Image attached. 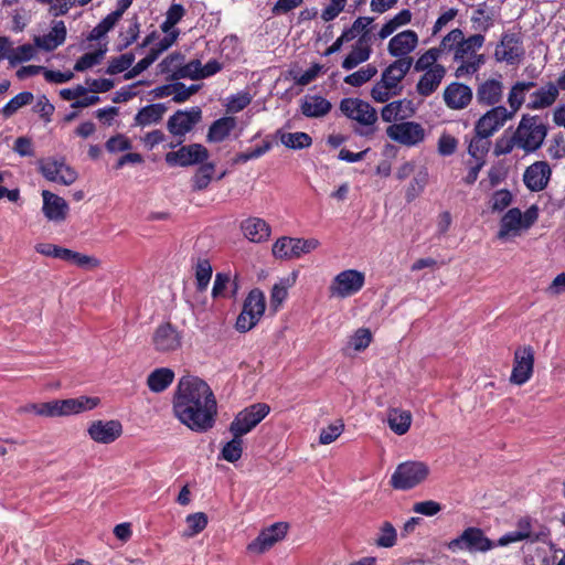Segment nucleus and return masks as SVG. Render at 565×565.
<instances>
[{"mask_svg": "<svg viewBox=\"0 0 565 565\" xmlns=\"http://www.w3.org/2000/svg\"><path fill=\"white\" fill-rule=\"evenodd\" d=\"M174 416L195 433H205L215 424L217 403L206 382L198 376H182L173 398Z\"/></svg>", "mask_w": 565, "mask_h": 565, "instance_id": "obj_1", "label": "nucleus"}, {"mask_svg": "<svg viewBox=\"0 0 565 565\" xmlns=\"http://www.w3.org/2000/svg\"><path fill=\"white\" fill-rule=\"evenodd\" d=\"M548 132V127L537 115H522L514 134L518 148L525 153L539 150Z\"/></svg>", "mask_w": 565, "mask_h": 565, "instance_id": "obj_2", "label": "nucleus"}, {"mask_svg": "<svg viewBox=\"0 0 565 565\" xmlns=\"http://www.w3.org/2000/svg\"><path fill=\"white\" fill-rule=\"evenodd\" d=\"M340 110L349 119L367 128L366 130H355L359 135L367 136L374 132L373 126L377 121V113L370 103L360 98H343L340 102Z\"/></svg>", "mask_w": 565, "mask_h": 565, "instance_id": "obj_3", "label": "nucleus"}, {"mask_svg": "<svg viewBox=\"0 0 565 565\" xmlns=\"http://www.w3.org/2000/svg\"><path fill=\"white\" fill-rule=\"evenodd\" d=\"M429 475V468L422 461L399 463L391 477V486L397 490H409L422 483Z\"/></svg>", "mask_w": 565, "mask_h": 565, "instance_id": "obj_4", "label": "nucleus"}, {"mask_svg": "<svg viewBox=\"0 0 565 565\" xmlns=\"http://www.w3.org/2000/svg\"><path fill=\"white\" fill-rule=\"evenodd\" d=\"M494 546L495 543L487 537L481 529L475 526L467 527L458 537L451 540L447 544L448 550L454 553L459 551H467L469 553H484Z\"/></svg>", "mask_w": 565, "mask_h": 565, "instance_id": "obj_5", "label": "nucleus"}, {"mask_svg": "<svg viewBox=\"0 0 565 565\" xmlns=\"http://www.w3.org/2000/svg\"><path fill=\"white\" fill-rule=\"evenodd\" d=\"M265 296L259 289H253L246 297L243 310L237 317L236 329L247 332L253 329L265 312Z\"/></svg>", "mask_w": 565, "mask_h": 565, "instance_id": "obj_6", "label": "nucleus"}, {"mask_svg": "<svg viewBox=\"0 0 565 565\" xmlns=\"http://www.w3.org/2000/svg\"><path fill=\"white\" fill-rule=\"evenodd\" d=\"M319 246L320 242L317 238L281 237L273 245V254L277 258L292 259L309 254Z\"/></svg>", "mask_w": 565, "mask_h": 565, "instance_id": "obj_7", "label": "nucleus"}, {"mask_svg": "<svg viewBox=\"0 0 565 565\" xmlns=\"http://www.w3.org/2000/svg\"><path fill=\"white\" fill-rule=\"evenodd\" d=\"M365 281V276L356 269H345L339 273L329 286V292L332 297L348 298L359 292Z\"/></svg>", "mask_w": 565, "mask_h": 565, "instance_id": "obj_8", "label": "nucleus"}, {"mask_svg": "<svg viewBox=\"0 0 565 565\" xmlns=\"http://www.w3.org/2000/svg\"><path fill=\"white\" fill-rule=\"evenodd\" d=\"M270 407L265 403L253 404L241 411L230 425V431L246 435L254 429L269 413Z\"/></svg>", "mask_w": 565, "mask_h": 565, "instance_id": "obj_9", "label": "nucleus"}, {"mask_svg": "<svg viewBox=\"0 0 565 565\" xmlns=\"http://www.w3.org/2000/svg\"><path fill=\"white\" fill-rule=\"evenodd\" d=\"M524 55L525 49L520 34L512 32L503 33L494 51L495 61L514 65L519 64Z\"/></svg>", "mask_w": 565, "mask_h": 565, "instance_id": "obj_10", "label": "nucleus"}, {"mask_svg": "<svg viewBox=\"0 0 565 565\" xmlns=\"http://www.w3.org/2000/svg\"><path fill=\"white\" fill-rule=\"evenodd\" d=\"M151 343L156 352H175L182 347V333L172 323L163 322L154 329Z\"/></svg>", "mask_w": 565, "mask_h": 565, "instance_id": "obj_11", "label": "nucleus"}, {"mask_svg": "<svg viewBox=\"0 0 565 565\" xmlns=\"http://www.w3.org/2000/svg\"><path fill=\"white\" fill-rule=\"evenodd\" d=\"M386 135L393 141L407 147H413L424 141L425 129L418 122L403 121L390 125L386 128Z\"/></svg>", "mask_w": 565, "mask_h": 565, "instance_id": "obj_12", "label": "nucleus"}, {"mask_svg": "<svg viewBox=\"0 0 565 565\" xmlns=\"http://www.w3.org/2000/svg\"><path fill=\"white\" fill-rule=\"evenodd\" d=\"M201 118V109L192 107L190 110H178L168 119L167 128L169 132L179 138L177 145L183 142L184 136L200 122Z\"/></svg>", "mask_w": 565, "mask_h": 565, "instance_id": "obj_13", "label": "nucleus"}, {"mask_svg": "<svg viewBox=\"0 0 565 565\" xmlns=\"http://www.w3.org/2000/svg\"><path fill=\"white\" fill-rule=\"evenodd\" d=\"M209 158V150L201 143L182 146L177 151H170L164 159L169 166L189 167L203 163Z\"/></svg>", "mask_w": 565, "mask_h": 565, "instance_id": "obj_14", "label": "nucleus"}, {"mask_svg": "<svg viewBox=\"0 0 565 565\" xmlns=\"http://www.w3.org/2000/svg\"><path fill=\"white\" fill-rule=\"evenodd\" d=\"M534 351L532 347L525 345L514 352V364L510 376V382L516 385L526 383L533 373Z\"/></svg>", "mask_w": 565, "mask_h": 565, "instance_id": "obj_15", "label": "nucleus"}, {"mask_svg": "<svg viewBox=\"0 0 565 565\" xmlns=\"http://www.w3.org/2000/svg\"><path fill=\"white\" fill-rule=\"evenodd\" d=\"M513 118V111L504 106H495L483 114L475 125V132L484 134L489 137L494 135L503 125Z\"/></svg>", "mask_w": 565, "mask_h": 565, "instance_id": "obj_16", "label": "nucleus"}, {"mask_svg": "<svg viewBox=\"0 0 565 565\" xmlns=\"http://www.w3.org/2000/svg\"><path fill=\"white\" fill-rule=\"evenodd\" d=\"M287 530V523L277 522L262 531L258 536L248 544L247 550L250 553L263 554L277 542L281 541L286 536Z\"/></svg>", "mask_w": 565, "mask_h": 565, "instance_id": "obj_17", "label": "nucleus"}, {"mask_svg": "<svg viewBox=\"0 0 565 565\" xmlns=\"http://www.w3.org/2000/svg\"><path fill=\"white\" fill-rule=\"evenodd\" d=\"M559 92L554 81H547L529 94L526 108L529 110H543L552 107L558 99Z\"/></svg>", "mask_w": 565, "mask_h": 565, "instance_id": "obj_18", "label": "nucleus"}, {"mask_svg": "<svg viewBox=\"0 0 565 565\" xmlns=\"http://www.w3.org/2000/svg\"><path fill=\"white\" fill-rule=\"evenodd\" d=\"M42 212L49 222L61 224L67 218L70 206L65 199L49 190L42 191Z\"/></svg>", "mask_w": 565, "mask_h": 565, "instance_id": "obj_19", "label": "nucleus"}, {"mask_svg": "<svg viewBox=\"0 0 565 565\" xmlns=\"http://www.w3.org/2000/svg\"><path fill=\"white\" fill-rule=\"evenodd\" d=\"M473 97L472 89L462 83L451 82L443 93L445 105L452 110H461L469 106Z\"/></svg>", "mask_w": 565, "mask_h": 565, "instance_id": "obj_20", "label": "nucleus"}, {"mask_svg": "<svg viewBox=\"0 0 565 565\" xmlns=\"http://www.w3.org/2000/svg\"><path fill=\"white\" fill-rule=\"evenodd\" d=\"M87 433L95 443L111 444L121 436L122 425L116 419L95 420L89 425Z\"/></svg>", "mask_w": 565, "mask_h": 565, "instance_id": "obj_21", "label": "nucleus"}, {"mask_svg": "<svg viewBox=\"0 0 565 565\" xmlns=\"http://www.w3.org/2000/svg\"><path fill=\"white\" fill-rule=\"evenodd\" d=\"M552 170L546 161H536L525 169L524 184L533 192L544 190L551 179Z\"/></svg>", "mask_w": 565, "mask_h": 565, "instance_id": "obj_22", "label": "nucleus"}, {"mask_svg": "<svg viewBox=\"0 0 565 565\" xmlns=\"http://www.w3.org/2000/svg\"><path fill=\"white\" fill-rule=\"evenodd\" d=\"M418 45V35L413 30H405L394 35L387 45L388 53L397 58H412L409 54Z\"/></svg>", "mask_w": 565, "mask_h": 565, "instance_id": "obj_23", "label": "nucleus"}, {"mask_svg": "<svg viewBox=\"0 0 565 565\" xmlns=\"http://www.w3.org/2000/svg\"><path fill=\"white\" fill-rule=\"evenodd\" d=\"M413 63V58L395 60L382 72L381 81L401 94L403 89L401 82L411 71Z\"/></svg>", "mask_w": 565, "mask_h": 565, "instance_id": "obj_24", "label": "nucleus"}, {"mask_svg": "<svg viewBox=\"0 0 565 565\" xmlns=\"http://www.w3.org/2000/svg\"><path fill=\"white\" fill-rule=\"evenodd\" d=\"M502 97L503 83L499 79H487L477 87L476 99L479 105L495 107Z\"/></svg>", "mask_w": 565, "mask_h": 565, "instance_id": "obj_25", "label": "nucleus"}, {"mask_svg": "<svg viewBox=\"0 0 565 565\" xmlns=\"http://www.w3.org/2000/svg\"><path fill=\"white\" fill-rule=\"evenodd\" d=\"M447 70L444 65H435L433 70L423 72L416 84V92L422 97H429L440 86L445 78Z\"/></svg>", "mask_w": 565, "mask_h": 565, "instance_id": "obj_26", "label": "nucleus"}, {"mask_svg": "<svg viewBox=\"0 0 565 565\" xmlns=\"http://www.w3.org/2000/svg\"><path fill=\"white\" fill-rule=\"evenodd\" d=\"M99 404L97 397L81 396L78 398L57 399L58 416H68L90 411Z\"/></svg>", "mask_w": 565, "mask_h": 565, "instance_id": "obj_27", "label": "nucleus"}, {"mask_svg": "<svg viewBox=\"0 0 565 565\" xmlns=\"http://www.w3.org/2000/svg\"><path fill=\"white\" fill-rule=\"evenodd\" d=\"M244 236L253 243L266 242L270 236V226L259 217H248L242 222Z\"/></svg>", "mask_w": 565, "mask_h": 565, "instance_id": "obj_28", "label": "nucleus"}, {"mask_svg": "<svg viewBox=\"0 0 565 565\" xmlns=\"http://www.w3.org/2000/svg\"><path fill=\"white\" fill-rule=\"evenodd\" d=\"M536 87L533 81H516L508 93L509 111H513V116L521 109L523 105L526 106V95Z\"/></svg>", "mask_w": 565, "mask_h": 565, "instance_id": "obj_29", "label": "nucleus"}, {"mask_svg": "<svg viewBox=\"0 0 565 565\" xmlns=\"http://www.w3.org/2000/svg\"><path fill=\"white\" fill-rule=\"evenodd\" d=\"M66 39V26L63 21H55L52 30L42 36L35 38V44L38 47L45 51H53L57 46L62 45Z\"/></svg>", "mask_w": 565, "mask_h": 565, "instance_id": "obj_30", "label": "nucleus"}, {"mask_svg": "<svg viewBox=\"0 0 565 565\" xmlns=\"http://www.w3.org/2000/svg\"><path fill=\"white\" fill-rule=\"evenodd\" d=\"M331 103L319 95L305 96L301 100V113L309 118L326 116L331 110Z\"/></svg>", "mask_w": 565, "mask_h": 565, "instance_id": "obj_31", "label": "nucleus"}, {"mask_svg": "<svg viewBox=\"0 0 565 565\" xmlns=\"http://www.w3.org/2000/svg\"><path fill=\"white\" fill-rule=\"evenodd\" d=\"M484 43V36L482 34H473L469 38L462 35V41L458 43V46L454 53L455 62H467Z\"/></svg>", "mask_w": 565, "mask_h": 565, "instance_id": "obj_32", "label": "nucleus"}, {"mask_svg": "<svg viewBox=\"0 0 565 565\" xmlns=\"http://www.w3.org/2000/svg\"><path fill=\"white\" fill-rule=\"evenodd\" d=\"M185 55L181 52H172L167 55L158 65V73L167 75V81L174 82L179 81V71L182 70Z\"/></svg>", "mask_w": 565, "mask_h": 565, "instance_id": "obj_33", "label": "nucleus"}, {"mask_svg": "<svg viewBox=\"0 0 565 565\" xmlns=\"http://www.w3.org/2000/svg\"><path fill=\"white\" fill-rule=\"evenodd\" d=\"M371 52V47L365 45V34H363L360 36L358 44L343 60L342 68L347 71L355 68L358 65L366 62L370 58Z\"/></svg>", "mask_w": 565, "mask_h": 565, "instance_id": "obj_34", "label": "nucleus"}, {"mask_svg": "<svg viewBox=\"0 0 565 565\" xmlns=\"http://www.w3.org/2000/svg\"><path fill=\"white\" fill-rule=\"evenodd\" d=\"M236 127V119L234 117H222L215 120L209 128L207 141L221 142L226 139L231 131Z\"/></svg>", "mask_w": 565, "mask_h": 565, "instance_id": "obj_35", "label": "nucleus"}, {"mask_svg": "<svg viewBox=\"0 0 565 565\" xmlns=\"http://www.w3.org/2000/svg\"><path fill=\"white\" fill-rule=\"evenodd\" d=\"M167 109V106L163 104H151L145 106L135 116V125L145 127L151 124H157L162 119Z\"/></svg>", "mask_w": 565, "mask_h": 565, "instance_id": "obj_36", "label": "nucleus"}, {"mask_svg": "<svg viewBox=\"0 0 565 565\" xmlns=\"http://www.w3.org/2000/svg\"><path fill=\"white\" fill-rule=\"evenodd\" d=\"M174 372L168 367H160L152 371L147 377V385L151 392H163L173 382Z\"/></svg>", "mask_w": 565, "mask_h": 565, "instance_id": "obj_37", "label": "nucleus"}, {"mask_svg": "<svg viewBox=\"0 0 565 565\" xmlns=\"http://www.w3.org/2000/svg\"><path fill=\"white\" fill-rule=\"evenodd\" d=\"M215 172V164L212 162L201 163L191 178V188L194 192L207 189Z\"/></svg>", "mask_w": 565, "mask_h": 565, "instance_id": "obj_38", "label": "nucleus"}, {"mask_svg": "<svg viewBox=\"0 0 565 565\" xmlns=\"http://www.w3.org/2000/svg\"><path fill=\"white\" fill-rule=\"evenodd\" d=\"M387 423L395 434L404 435L411 427L412 414L408 411L393 408L388 412Z\"/></svg>", "mask_w": 565, "mask_h": 565, "instance_id": "obj_39", "label": "nucleus"}, {"mask_svg": "<svg viewBox=\"0 0 565 565\" xmlns=\"http://www.w3.org/2000/svg\"><path fill=\"white\" fill-rule=\"evenodd\" d=\"M521 226H523L521 211L516 207L511 209L501 218L498 237L504 238L512 231H518Z\"/></svg>", "mask_w": 565, "mask_h": 565, "instance_id": "obj_40", "label": "nucleus"}, {"mask_svg": "<svg viewBox=\"0 0 565 565\" xmlns=\"http://www.w3.org/2000/svg\"><path fill=\"white\" fill-rule=\"evenodd\" d=\"M489 136L480 132H475V137L471 139L468 152L471 157H473L478 162L484 160L486 154L488 153L491 141L489 140Z\"/></svg>", "mask_w": 565, "mask_h": 565, "instance_id": "obj_41", "label": "nucleus"}, {"mask_svg": "<svg viewBox=\"0 0 565 565\" xmlns=\"http://www.w3.org/2000/svg\"><path fill=\"white\" fill-rule=\"evenodd\" d=\"M280 142L290 149H305L311 146L312 139L306 132H280Z\"/></svg>", "mask_w": 565, "mask_h": 565, "instance_id": "obj_42", "label": "nucleus"}, {"mask_svg": "<svg viewBox=\"0 0 565 565\" xmlns=\"http://www.w3.org/2000/svg\"><path fill=\"white\" fill-rule=\"evenodd\" d=\"M396 529L393 526L391 522H383L379 527V533L374 541L375 545L383 548H391L396 544Z\"/></svg>", "mask_w": 565, "mask_h": 565, "instance_id": "obj_43", "label": "nucleus"}, {"mask_svg": "<svg viewBox=\"0 0 565 565\" xmlns=\"http://www.w3.org/2000/svg\"><path fill=\"white\" fill-rule=\"evenodd\" d=\"M518 530L515 532L525 535V540L534 542H544L548 536V530L542 527L539 532L532 531V520L529 516L522 518L518 521Z\"/></svg>", "mask_w": 565, "mask_h": 565, "instance_id": "obj_44", "label": "nucleus"}, {"mask_svg": "<svg viewBox=\"0 0 565 565\" xmlns=\"http://www.w3.org/2000/svg\"><path fill=\"white\" fill-rule=\"evenodd\" d=\"M106 53H107L106 44L102 45L95 52L85 53L76 61V63L74 65V71L84 72V71L99 64Z\"/></svg>", "mask_w": 565, "mask_h": 565, "instance_id": "obj_45", "label": "nucleus"}, {"mask_svg": "<svg viewBox=\"0 0 565 565\" xmlns=\"http://www.w3.org/2000/svg\"><path fill=\"white\" fill-rule=\"evenodd\" d=\"M377 74L376 66L367 64L359 71L344 77V83L353 87H361Z\"/></svg>", "mask_w": 565, "mask_h": 565, "instance_id": "obj_46", "label": "nucleus"}, {"mask_svg": "<svg viewBox=\"0 0 565 565\" xmlns=\"http://www.w3.org/2000/svg\"><path fill=\"white\" fill-rule=\"evenodd\" d=\"M34 99V96L31 92H22L11 98L1 109L3 117L10 118L13 116L21 107L31 104Z\"/></svg>", "mask_w": 565, "mask_h": 565, "instance_id": "obj_47", "label": "nucleus"}, {"mask_svg": "<svg viewBox=\"0 0 565 565\" xmlns=\"http://www.w3.org/2000/svg\"><path fill=\"white\" fill-rule=\"evenodd\" d=\"M120 19V13L111 12L106 15L89 33V41H97L106 35Z\"/></svg>", "mask_w": 565, "mask_h": 565, "instance_id": "obj_48", "label": "nucleus"}, {"mask_svg": "<svg viewBox=\"0 0 565 565\" xmlns=\"http://www.w3.org/2000/svg\"><path fill=\"white\" fill-rule=\"evenodd\" d=\"M233 439L224 445L221 455L228 462H235L242 457L243 452V435L232 434Z\"/></svg>", "mask_w": 565, "mask_h": 565, "instance_id": "obj_49", "label": "nucleus"}, {"mask_svg": "<svg viewBox=\"0 0 565 565\" xmlns=\"http://www.w3.org/2000/svg\"><path fill=\"white\" fill-rule=\"evenodd\" d=\"M374 21V18H371V17H360L358 18L353 24L351 25V28L344 30L342 32L343 36L348 40V42L352 41L353 39H355L359 34H361V36L363 34H367L369 32V25ZM367 42V39L365 38V43Z\"/></svg>", "mask_w": 565, "mask_h": 565, "instance_id": "obj_50", "label": "nucleus"}, {"mask_svg": "<svg viewBox=\"0 0 565 565\" xmlns=\"http://www.w3.org/2000/svg\"><path fill=\"white\" fill-rule=\"evenodd\" d=\"M440 56L441 54L439 51L436 47H431L417 58L414 63V70L416 72H427L428 70H433L435 65H439L437 61Z\"/></svg>", "mask_w": 565, "mask_h": 565, "instance_id": "obj_51", "label": "nucleus"}, {"mask_svg": "<svg viewBox=\"0 0 565 565\" xmlns=\"http://www.w3.org/2000/svg\"><path fill=\"white\" fill-rule=\"evenodd\" d=\"M486 58L483 54L473 53L470 60L461 63L455 71L456 77H462L465 75H472L479 71V68L484 64Z\"/></svg>", "mask_w": 565, "mask_h": 565, "instance_id": "obj_52", "label": "nucleus"}, {"mask_svg": "<svg viewBox=\"0 0 565 565\" xmlns=\"http://www.w3.org/2000/svg\"><path fill=\"white\" fill-rule=\"evenodd\" d=\"M188 530L184 536L192 537L202 532L207 525V516L203 512H196L186 516Z\"/></svg>", "mask_w": 565, "mask_h": 565, "instance_id": "obj_53", "label": "nucleus"}, {"mask_svg": "<svg viewBox=\"0 0 565 565\" xmlns=\"http://www.w3.org/2000/svg\"><path fill=\"white\" fill-rule=\"evenodd\" d=\"M428 181V172L426 170L419 171L409 183L406 190V201L412 202L415 198H417L424 190L425 185Z\"/></svg>", "mask_w": 565, "mask_h": 565, "instance_id": "obj_54", "label": "nucleus"}, {"mask_svg": "<svg viewBox=\"0 0 565 565\" xmlns=\"http://www.w3.org/2000/svg\"><path fill=\"white\" fill-rule=\"evenodd\" d=\"M135 62L134 53L121 54L120 56L114 57L109 61L106 73L109 75H116L121 72L128 71Z\"/></svg>", "mask_w": 565, "mask_h": 565, "instance_id": "obj_55", "label": "nucleus"}, {"mask_svg": "<svg viewBox=\"0 0 565 565\" xmlns=\"http://www.w3.org/2000/svg\"><path fill=\"white\" fill-rule=\"evenodd\" d=\"M463 32L460 29H454L450 32H448L441 40L439 46H436V49L439 51L440 54L454 52L456 51L458 43L462 41Z\"/></svg>", "mask_w": 565, "mask_h": 565, "instance_id": "obj_56", "label": "nucleus"}, {"mask_svg": "<svg viewBox=\"0 0 565 565\" xmlns=\"http://www.w3.org/2000/svg\"><path fill=\"white\" fill-rule=\"evenodd\" d=\"M35 55V49L31 44H23L17 49H12L8 55V60L11 65H15L21 62L30 61Z\"/></svg>", "mask_w": 565, "mask_h": 565, "instance_id": "obj_57", "label": "nucleus"}, {"mask_svg": "<svg viewBox=\"0 0 565 565\" xmlns=\"http://www.w3.org/2000/svg\"><path fill=\"white\" fill-rule=\"evenodd\" d=\"M406 103L405 99L394 100L386 104L381 110V117L385 122H393L398 118H404L402 115L403 105Z\"/></svg>", "mask_w": 565, "mask_h": 565, "instance_id": "obj_58", "label": "nucleus"}, {"mask_svg": "<svg viewBox=\"0 0 565 565\" xmlns=\"http://www.w3.org/2000/svg\"><path fill=\"white\" fill-rule=\"evenodd\" d=\"M212 277V267L206 259L199 260L196 264L195 278L199 290H204Z\"/></svg>", "mask_w": 565, "mask_h": 565, "instance_id": "obj_59", "label": "nucleus"}, {"mask_svg": "<svg viewBox=\"0 0 565 565\" xmlns=\"http://www.w3.org/2000/svg\"><path fill=\"white\" fill-rule=\"evenodd\" d=\"M371 341V331L366 328H360L350 338L349 345L352 347L354 351H363L370 345Z\"/></svg>", "mask_w": 565, "mask_h": 565, "instance_id": "obj_60", "label": "nucleus"}, {"mask_svg": "<svg viewBox=\"0 0 565 565\" xmlns=\"http://www.w3.org/2000/svg\"><path fill=\"white\" fill-rule=\"evenodd\" d=\"M173 94H172V100L174 103L181 104L186 102L192 95H194L200 86L199 85H190L185 86L183 83L174 81L173 83Z\"/></svg>", "mask_w": 565, "mask_h": 565, "instance_id": "obj_61", "label": "nucleus"}, {"mask_svg": "<svg viewBox=\"0 0 565 565\" xmlns=\"http://www.w3.org/2000/svg\"><path fill=\"white\" fill-rule=\"evenodd\" d=\"M399 95L398 92L394 90L388 85L384 84L381 79L375 83L373 88L371 89V97L376 103H386L393 96Z\"/></svg>", "mask_w": 565, "mask_h": 565, "instance_id": "obj_62", "label": "nucleus"}, {"mask_svg": "<svg viewBox=\"0 0 565 565\" xmlns=\"http://www.w3.org/2000/svg\"><path fill=\"white\" fill-rule=\"evenodd\" d=\"M343 430L344 424L342 420H338L321 430L319 443L322 445H329L333 443L343 433Z\"/></svg>", "mask_w": 565, "mask_h": 565, "instance_id": "obj_63", "label": "nucleus"}, {"mask_svg": "<svg viewBox=\"0 0 565 565\" xmlns=\"http://www.w3.org/2000/svg\"><path fill=\"white\" fill-rule=\"evenodd\" d=\"M106 150L110 153L127 151L132 148L131 141L124 135L118 134L106 141Z\"/></svg>", "mask_w": 565, "mask_h": 565, "instance_id": "obj_64", "label": "nucleus"}]
</instances>
